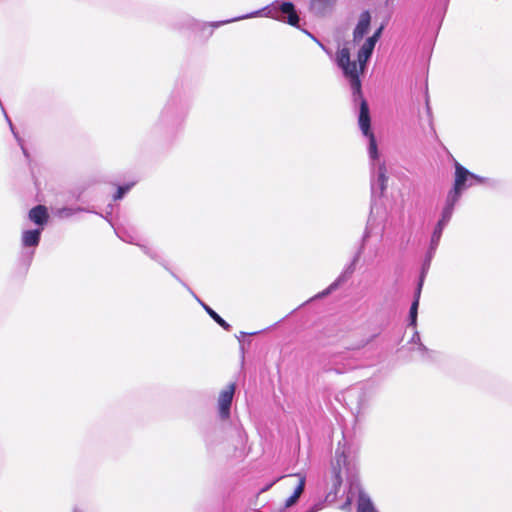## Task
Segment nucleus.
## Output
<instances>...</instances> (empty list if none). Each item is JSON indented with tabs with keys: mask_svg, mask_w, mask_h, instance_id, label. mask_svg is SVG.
Segmentation results:
<instances>
[{
	"mask_svg": "<svg viewBox=\"0 0 512 512\" xmlns=\"http://www.w3.org/2000/svg\"><path fill=\"white\" fill-rule=\"evenodd\" d=\"M337 64L343 70L344 75L349 78L352 89V97L355 106H358V124L365 137L368 138V154L371 160V197H381L386 190L388 177L387 169L380 161L377 142L371 131L370 110L366 99L362 95L361 80L359 78L357 63L351 61L348 48H342L337 52Z\"/></svg>",
	"mask_w": 512,
	"mask_h": 512,
	"instance_id": "1",
	"label": "nucleus"
},
{
	"mask_svg": "<svg viewBox=\"0 0 512 512\" xmlns=\"http://www.w3.org/2000/svg\"><path fill=\"white\" fill-rule=\"evenodd\" d=\"M333 487L335 491L342 484V473L346 475L349 484L347 500H356V512H379L372 502L370 496L363 490L359 477L357 463L349 457L345 448H338L335 451V459L332 461Z\"/></svg>",
	"mask_w": 512,
	"mask_h": 512,
	"instance_id": "2",
	"label": "nucleus"
},
{
	"mask_svg": "<svg viewBox=\"0 0 512 512\" xmlns=\"http://www.w3.org/2000/svg\"><path fill=\"white\" fill-rule=\"evenodd\" d=\"M257 16H265V17L274 18L276 20L287 22L288 24H290L292 26H297L299 24V20H300L298 13L296 11L295 5L292 2H281L279 0H276L273 3H271L270 5H267L266 7L262 8L260 10L254 11L252 13H249V14H246V15H243L240 17L225 20V21H218V22H211V23H199L197 20L190 18V17H187L186 21H187L188 27L192 28V29L198 28L200 26L201 27L211 26L213 28H217V27H220L221 25H224V24H227L230 22L247 19V18H252V17H257Z\"/></svg>",
	"mask_w": 512,
	"mask_h": 512,
	"instance_id": "3",
	"label": "nucleus"
},
{
	"mask_svg": "<svg viewBox=\"0 0 512 512\" xmlns=\"http://www.w3.org/2000/svg\"><path fill=\"white\" fill-rule=\"evenodd\" d=\"M370 399L369 392L362 386H355L348 389L344 395V400L350 407L351 411L360 414L368 404Z\"/></svg>",
	"mask_w": 512,
	"mask_h": 512,
	"instance_id": "4",
	"label": "nucleus"
},
{
	"mask_svg": "<svg viewBox=\"0 0 512 512\" xmlns=\"http://www.w3.org/2000/svg\"><path fill=\"white\" fill-rule=\"evenodd\" d=\"M235 384H229L226 389L221 391L218 398V409L219 416L222 420H226L230 417V409L233 401V396L235 393Z\"/></svg>",
	"mask_w": 512,
	"mask_h": 512,
	"instance_id": "5",
	"label": "nucleus"
},
{
	"mask_svg": "<svg viewBox=\"0 0 512 512\" xmlns=\"http://www.w3.org/2000/svg\"><path fill=\"white\" fill-rule=\"evenodd\" d=\"M116 231V234L117 236L124 242L126 243H130V244H135L137 246H139L142 251L147 255L149 256L151 259L157 261L158 263H160L166 270H168L169 272L171 271L167 265L165 264V262L162 260V258L158 255V253L154 250H152L151 248L147 247L146 245H142V244H139L136 242V236L131 234V233H128L126 231H122L120 229H115Z\"/></svg>",
	"mask_w": 512,
	"mask_h": 512,
	"instance_id": "6",
	"label": "nucleus"
},
{
	"mask_svg": "<svg viewBox=\"0 0 512 512\" xmlns=\"http://www.w3.org/2000/svg\"><path fill=\"white\" fill-rule=\"evenodd\" d=\"M339 0H309L308 9L317 17H326L333 13Z\"/></svg>",
	"mask_w": 512,
	"mask_h": 512,
	"instance_id": "7",
	"label": "nucleus"
},
{
	"mask_svg": "<svg viewBox=\"0 0 512 512\" xmlns=\"http://www.w3.org/2000/svg\"><path fill=\"white\" fill-rule=\"evenodd\" d=\"M442 233L438 232L436 230H433V233L431 235V240L429 244L428 251L425 255V259L422 264L421 273L419 279L425 280L426 274L428 273V270L431 265V261L436 253V250L438 248L440 239H441Z\"/></svg>",
	"mask_w": 512,
	"mask_h": 512,
	"instance_id": "8",
	"label": "nucleus"
},
{
	"mask_svg": "<svg viewBox=\"0 0 512 512\" xmlns=\"http://www.w3.org/2000/svg\"><path fill=\"white\" fill-rule=\"evenodd\" d=\"M171 275L177 279L184 287L190 291V293L195 297V299L200 303V305L203 307V309L207 312V314L224 330L230 331L231 325L226 322L217 312H215L210 306H208L206 303L201 301L193 292L192 290L172 271H170Z\"/></svg>",
	"mask_w": 512,
	"mask_h": 512,
	"instance_id": "9",
	"label": "nucleus"
},
{
	"mask_svg": "<svg viewBox=\"0 0 512 512\" xmlns=\"http://www.w3.org/2000/svg\"><path fill=\"white\" fill-rule=\"evenodd\" d=\"M371 23V15L369 11L360 14L358 23L353 31V41L358 43L367 34Z\"/></svg>",
	"mask_w": 512,
	"mask_h": 512,
	"instance_id": "10",
	"label": "nucleus"
},
{
	"mask_svg": "<svg viewBox=\"0 0 512 512\" xmlns=\"http://www.w3.org/2000/svg\"><path fill=\"white\" fill-rule=\"evenodd\" d=\"M376 43H374L370 39H366L365 42L360 47L357 54V61L359 64V69L361 73H364L366 69L367 62L372 56Z\"/></svg>",
	"mask_w": 512,
	"mask_h": 512,
	"instance_id": "11",
	"label": "nucleus"
},
{
	"mask_svg": "<svg viewBox=\"0 0 512 512\" xmlns=\"http://www.w3.org/2000/svg\"><path fill=\"white\" fill-rule=\"evenodd\" d=\"M29 220L34 224L40 226L42 229L48 223L49 214L48 210L43 205L33 207L28 214Z\"/></svg>",
	"mask_w": 512,
	"mask_h": 512,
	"instance_id": "12",
	"label": "nucleus"
},
{
	"mask_svg": "<svg viewBox=\"0 0 512 512\" xmlns=\"http://www.w3.org/2000/svg\"><path fill=\"white\" fill-rule=\"evenodd\" d=\"M423 284H424V280L419 279L416 290L414 292V299L411 303L410 310H409V326H412L414 328L417 325L419 300H420Z\"/></svg>",
	"mask_w": 512,
	"mask_h": 512,
	"instance_id": "13",
	"label": "nucleus"
},
{
	"mask_svg": "<svg viewBox=\"0 0 512 512\" xmlns=\"http://www.w3.org/2000/svg\"><path fill=\"white\" fill-rule=\"evenodd\" d=\"M290 477H296L298 479V483L294 489L293 494L285 501L284 507L281 509V511L295 505L305 488L306 478L304 476L300 474H293L290 475Z\"/></svg>",
	"mask_w": 512,
	"mask_h": 512,
	"instance_id": "14",
	"label": "nucleus"
},
{
	"mask_svg": "<svg viewBox=\"0 0 512 512\" xmlns=\"http://www.w3.org/2000/svg\"><path fill=\"white\" fill-rule=\"evenodd\" d=\"M472 172L466 169L464 166L455 162V179L457 181L458 177L462 180V185L460 186V191L463 192L465 189L472 187L474 182L471 177Z\"/></svg>",
	"mask_w": 512,
	"mask_h": 512,
	"instance_id": "15",
	"label": "nucleus"
},
{
	"mask_svg": "<svg viewBox=\"0 0 512 512\" xmlns=\"http://www.w3.org/2000/svg\"><path fill=\"white\" fill-rule=\"evenodd\" d=\"M462 185V180L458 177L457 181H454L452 189L448 192L444 207L453 209L455 205L460 200L462 192L460 191V186Z\"/></svg>",
	"mask_w": 512,
	"mask_h": 512,
	"instance_id": "16",
	"label": "nucleus"
},
{
	"mask_svg": "<svg viewBox=\"0 0 512 512\" xmlns=\"http://www.w3.org/2000/svg\"><path fill=\"white\" fill-rule=\"evenodd\" d=\"M42 228L26 230L22 233V245L24 247H37L40 242Z\"/></svg>",
	"mask_w": 512,
	"mask_h": 512,
	"instance_id": "17",
	"label": "nucleus"
},
{
	"mask_svg": "<svg viewBox=\"0 0 512 512\" xmlns=\"http://www.w3.org/2000/svg\"><path fill=\"white\" fill-rule=\"evenodd\" d=\"M453 212H454L453 209H450V208H447V207H443V210H442V213H441V218L437 222L434 230L443 233L444 228L447 226V224L451 220Z\"/></svg>",
	"mask_w": 512,
	"mask_h": 512,
	"instance_id": "18",
	"label": "nucleus"
},
{
	"mask_svg": "<svg viewBox=\"0 0 512 512\" xmlns=\"http://www.w3.org/2000/svg\"><path fill=\"white\" fill-rule=\"evenodd\" d=\"M80 211H84V209L80 208V207H78V208L63 207L57 211V215L60 218H68Z\"/></svg>",
	"mask_w": 512,
	"mask_h": 512,
	"instance_id": "19",
	"label": "nucleus"
},
{
	"mask_svg": "<svg viewBox=\"0 0 512 512\" xmlns=\"http://www.w3.org/2000/svg\"><path fill=\"white\" fill-rule=\"evenodd\" d=\"M173 113H174V109L172 106H166L164 108V110L162 111L161 113V121H163L164 123H168V122H174V118H173Z\"/></svg>",
	"mask_w": 512,
	"mask_h": 512,
	"instance_id": "20",
	"label": "nucleus"
},
{
	"mask_svg": "<svg viewBox=\"0 0 512 512\" xmlns=\"http://www.w3.org/2000/svg\"><path fill=\"white\" fill-rule=\"evenodd\" d=\"M471 177H472V180H473L474 184H486V185H489V186H495L496 185V181L493 180V179H490V178H485V177L479 176V175L474 174V173L471 174Z\"/></svg>",
	"mask_w": 512,
	"mask_h": 512,
	"instance_id": "21",
	"label": "nucleus"
},
{
	"mask_svg": "<svg viewBox=\"0 0 512 512\" xmlns=\"http://www.w3.org/2000/svg\"><path fill=\"white\" fill-rule=\"evenodd\" d=\"M133 184H126L119 186L117 192L114 195V200H120L124 197V195L131 189Z\"/></svg>",
	"mask_w": 512,
	"mask_h": 512,
	"instance_id": "22",
	"label": "nucleus"
},
{
	"mask_svg": "<svg viewBox=\"0 0 512 512\" xmlns=\"http://www.w3.org/2000/svg\"><path fill=\"white\" fill-rule=\"evenodd\" d=\"M6 118H7L8 122H9V125H10V128H11V131H12V133H13L14 137L16 138V140H17L18 144L20 145V147H21V149H22V151H23V154L25 155V157H28V156H29V154H28V151L26 150V148H25V147H24V145H23V140H22V139L19 137V135L15 132L14 127H13V124H12L11 120H10L7 116H6Z\"/></svg>",
	"mask_w": 512,
	"mask_h": 512,
	"instance_id": "23",
	"label": "nucleus"
},
{
	"mask_svg": "<svg viewBox=\"0 0 512 512\" xmlns=\"http://www.w3.org/2000/svg\"><path fill=\"white\" fill-rule=\"evenodd\" d=\"M384 27L383 25H381L374 33L372 36L368 37V39L372 40L374 43H377L379 38L381 37V34H382V31H383Z\"/></svg>",
	"mask_w": 512,
	"mask_h": 512,
	"instance_id": "24",
	"label": "nucleus"
},
{
	"mask_svg": "<svg viewBox=\"0 0 512 512\" xmlns=\"http://www.w3.org/2000/svg\"><path fill=\"white\" fill-rule=\"evenodd\" d=\"M338 286V281L332 283L326 290L317 295V297H323L331 293Z\"/></svg>",
	"mask_w": 512,
	"mask_h": 512,
	"instance_id": "25",
	"label": "nucleus"
},
{
	"mask_svg": "<svg viewBox=\"0 0 512 512\" xmlns=\"http://www.w3.org/2000/svg\"><path fill=\"white\" fill-rule=\"evenodd\" d=\"M360 253H361V250H359V251L357 252V254L355 255V257H354L353 261H352V262L350 263V265L347 267L346 272L352 273V272L354 271V269H355V264H356V262L358 261V258H359Z\"/></svg>",
	"mask_w": 512,
	"mask_h": 512,
	"instance_id": "26",
	"label": "nucleus"
},
{
	"mask_svg": "<svg viewBox=\"0 0 512 512\" xmlns=\"http://www.w3.org/2000/svg\"><path fill=\"white\" fill-rule=\"evenodd\" d=\"M360 253H361V250H359V251L357 252V254L355 255V257H354L353 261H352V262L350 263V265L347 267L346 272L352 273V272L354 271V269H355V264H356V262L358 261V258H359Z\"/></svg>",
	"mask_w": 512,
	"mask_h": 512,
	"instance_id": "27",
	"label": "nucleus"
},
{
	"mask_svg": "<svg viewBox=\"0 0 512 512\" xmlns=\"http://www.w3.org/2000/svg\"><path fill=\"white\" fill-rule=\"evenodd\" d=\"M411 342H412V343H416V344H418L419 342H421V340H420V335H419L418 331H415V332H414V334H413V336H412V338H411Z\"/></svg>",
	"mask_w": 512,
	"mask_h": 512,
	"instance_id": "28",
	"label": "nucleus"
},
{
	"mask_svg": "<svg viewBox=\"0 0 512 512\" xmlns=\"http://www.w3.org/2000/svg\"><path fill=\"white\" fill-rule=\"evenodd\" d=\"M418 350L422 353H427L429 352L428 348L422 344L421 342L418 343Z\"/></svg>",
	"mask_w": 512,
	"mask_h": 512,
	"instance_id": "29",
	"label": "nucleus"
},
{
	"mask_svg": "<svg viewBox=\"0 0 512 512\" xmlns=\"http://www.w3.org/2000/svg\"><path fill=\"white\" fill-rule=\"evenodd\" d=\"M247 335L245 332H240L239 336H236L239 341H241V337Z\"/></svg>",
	"mask_w": 512,
	"mask_h": 512,
	"instance_id": "30",
	"label": "nucleus"
},
{
	"mask_svg": "<svg viewBox=\"0 0 512 512\" xmlns=\"http://www.w3.org/2000/svg\"><path fill=\"white\" fill-rule=\"evenodd\" d=\"M72 512H84V511H82V510H80V509H78V508H74V509L72 510Z\"/></svg>",
	"mask_w": 512,
	"mask_h": 512,
	"instance_id": "31",
	"label": "nucleus"
},
{
	"mask_svg": "<svg viewBox=\"0 0 512 512\" xmlns=\"http://www.w3.org/2000/svg\"><path fill=\"white\" fill-rule=\"evenodd\" d=\"M307 512H315V509L312 508V509L308 510Z\"/></svg>",
	"mask_w": 512,
	"mask_h": 512,
	"instance_id": "32",
	"label": "nucleus"
}]
</instances>
